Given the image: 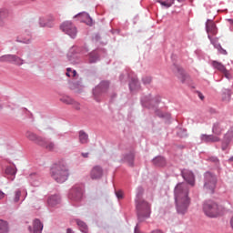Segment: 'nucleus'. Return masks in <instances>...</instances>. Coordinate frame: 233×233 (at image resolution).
I'll return each instance as SVG.
<instances>
[{"mask_svg":"<svg viewBox=\"0 0 233 233\" xmlns=\"http://www.w3.org/2000/svg\"><path fill=\"white\" fill-rule=\"evenodd\" d=\"M29 230L32 231V228L31 227H29Z\"/></svg>","mask_w":233,"mask_h":233,"instance_id":"603ef678","label":"nucleus"},{"mask_svg":"<svg viewBox=\"0 0 233 233\" xmlns=\"http://www.w3.org/2000/svg\"><path fill=\"white\" fill-rule=\"evenodd\" d=\"M61 30L69 35V37H72V39H75V37L77 35V28L70 21L64 22L61 25Z\"/></svg>","mask_w":233,"mask_h":233,"instance_id":"423d86ee","label":"nucleus"},{"mask_svg":"<svg viewBox=\"0 0 233 233\" xmlns=\"http://www.w3.org/2000/svg\"><path fill=\"white\" fill-rule=\"evenodd\" d=\"M39 147H43L46 150H49V152H54V150H56V143L45 137H43V142H40Z\"/></svg>","mask_w":233,"mask_h":233,"instance_id":"2eb2a0df","label":"nucleus"},{"mask_svg":"<svg viewBox=\"0 0 233 233\" xmlns=\"http://www.w3.org/2000/svg\"><path fill=\"white\" fill-rule=\"evenodd\" d=\"M116 196L117 199H123V191L121 190L116 191Z\"/></svg>","mask_w":233,"mask_h":233,"instance_id":"79ce46f5","label":"nucleus"},{"mask_svg":"<svg viewBox=\"0 0 233 233\" xmlns=\"http://www.w3.org/2000/svg\"><path fill=\"white\" fill-rule=\"evenodd\" d=\"M233 138V127H231L224 136L225 141H232Z\"/></svg>","mask_w":233,"mask_h":233,"instance_id":"c85d7f7f","label":"nucleus"},{"mask_svg":"<svg viewBox=\"0 0 233 233\" xmlns=\"http://www.w3.org/2000/svg\"><path fill=\"white\" fill-rule=\"evenodd\" d=\"M25 137L29 139V141H33L36 145H40L43 143V137L37 136V134L32 132V131H27L25 133Z\"/></svg>","mask_w":233,"mask_h":233,"instance_id":"4468645a","label":"nucleus"},{"mask_svg":"<svg viewBox=\"0 0 233 233\" xmlns=\"http://www.w3.org/2000/svg\"><path fill=\"white\" fill-rule=\"evenodd\" d=\"M70 176V170L68 167L65 164L56 165L51 168V177L56 183H65Z\"/></svg>","mask_w":233,"mask_h":233,"instance_id":"20e7f679","label":"nucleus"},{"mask_svg":"<svg viewBox=\"0 0 233 233\" xmlns=\"http://www.w3.org/2000/svg\"><path fill=\"white\" fill-rule=\"evenodd\" d=\"M0 233H8V224L0 219Z\"/></svg>","mask_w":233,"mask_h":233,"instance_id":"a878e982","label":"nucleus"},{"mask_svg":"<svg viewBox=\"0 0 233 233\" xmlns=\"http://www.w3.org/2000/svg\"><path fill=\"white\" fill-rule=\"evenodd\" d=\"M1 63H12V55H5L0 57Z\"/></svg>","mask_w":233,"mask_h":233,"instance_id":"7c9ffc66","label":"nucleus"},{"mask_svg":"<svg viewBox=\"0 0 233 233\" xmlns=\"http://www.w3.org/2000/svg\"><path fill=\"white\" fill-rule=\"evenodd\" d=\"M228 21L229 25H232V26H233V19H228Z\"/></svg>","mask_w":233,"mask_h":233,"instance_id":"09e8293b","label":"nucleus"},{"mask_svg":"<svg viewBox=\"0 0 233 233\" xmlns=\"http://www.w3.org/2000/svg\"><path fill=\"white\" fill-rule=\"evenodd\" d=\"M223 127L221 126V123L216 122L213 124L212 132L215 134V136H221L223 132Z\"/></svg>","mask_w":233,"mask_h":233,"instance_id":"6ab92c4d","label":"nucleus"},{"mask_svg":"<svg viewBox=\"0 0 233 233\" xmlns=\"http://www.w3.org/2000/svg\"><path fill=\"white\" fill-rule=\"evenodd\" d=\"M229 161H233V157H231L229 158Z\"/></svg>","mask_w":233,"mask_h":233,"instance_id":"3c124183","label":"nucleus"},{"mask_svg":"<svg viewBox=\"0 0 233 233\" xmlns=\"http://www.w3.org/2000/svg\"><path fill=\"white\" fill-rule=\"evenodd\" d=\"M229 143H230V141H226L224 138V141L222 143V150H226L228 148Z\"/></svg>","mask_w":233,"mask_h":233,"instance_id":"a19ab883","label":"nucleus"},{"mask_svg":"<svg viewBox=\"0 0 233 233\" xmlns=\"http://www.w3.org/2000/svg\"><path fill=\"white\" fill-rule=\"evenodd\" d=\"M200 139L203 143H218L219 137L214 135H201Z\"/></svg>","mask_w":233,"mask_h":233,"instance_id":"dca6fc26","label":"nucleus"},{"mask_svg":"<svg viewBox=\"0 0 233 233\" xmlns=\"http://www.w3.org/2000/svg\"><path fill=\"white\" fill-rule=\"evenodd\" d=\"M144 192L145 189L143 187H139L137 188L136 205L139 221H145V219L150 218V204L145 200H141Z\"/></svg>","mask_w":233,"mask_h":233,"instance_id":"f03ea898","label":"nucleus"},{"mask_svg":"<svg viewBox=\"0 0 233 233\" xmlns=\"http://www.w3.org/2000/svg\"><path fill=\"white\" fill-rule=\"evenodd\" d=\"M157 3H160V5L166 6V8H170V6L174 5V0H157Z\"/></svg>","mask_w":233,"mask_h":233,"instance_id":"bb28decb","label":"nucleus"},{"mask_svg":"<svg viewBox=\"0 0 233 233\" xmlns=\"http://www.w3.org/2000/svg\"><path fill=\"white\" fill-rule=\"evenodd\" d=\"M182 177L188 183V185H191V187H194L196 178L194 177V173L188 169H184L182 171Z\"/></svg>","mask_w":233,"mask_h":233,"instance_id":"9b49d317","label":"nucleus"},{"mask_svg":"<svg viewBox=\"0 0 233 233\" xmlns=\"http://www.w3.org/2000/svg\"><path fill=\"white\" fill-rule=\"evenodd\" d=\"M21 199V190H16L15 193L14 202L17 203Z\"/></svg>","mask_w":233,"mask_h":233,"instance_id":"e433bc0d","label":"nucleus"},{"mask_svg":"<svg viewBox=\"0 0 233 233\" xmlns=\"http://www.w3.org/2000/svg\"><path fill=\"white\" fill-rule=\"evenodd\" d=\"M130 90H137L139 88V81L137 78H132L131 82L129 83Z\"/></svg>","mask_w":233,"mask_h":233,"instance_id":"b1692460","label":"nucleus"},{"mask_svg":"<svg viewBox=\"0 0 233 233\" xmlns=\"http://www.w3.org/2000/svg\"><path fill=\"white\" fill-rule=\"evenodd\" d=\"M153 164L156 167H165V165H167V161L163 157H157L153 159Z\"/></svg>","mask_w":233,"mask_h":233,"instance_id":"412c9836","label":"nucleus"},{"mask_svg":"<svg viewBox=\"0 0 233 233\" xmlns=\"http://www.w3.org/2000/svg\"><path fill=\"white\" fill-rule=\"evenodd\" d=\"M79 142L82 143V145L88 143V135L85 133V131L79 132Z\"/></svg>","mask_w":233,"mask_h":233,"instance_id":"5701e85b","label":"nucleus"},{"mask_svg":"<svg viewBox=\"0 0 233 233\" xmlns=\"http://www.w3.org/2000/svg\"><path fill=\"white\" fill-rule=\"evenodd\" d=\"M151 233H163V231L161 229H155Z\"/></svg>","mask_w":233,"mask_h":233,"instance_id":"a18cd8bd","label":"nucleus"},{"mask_svg":"<svg viewBox=\"0 0 233 233\" xmlns=\"http://www.w3.org/2000/svg\"><path fill=\"white\" fill-rule=\"evenodd\" d=\"M11 63H14V65H17L18 66H21V65H23V63H25V61L19 56H17L15 55H12Z\"/></svg>","mask_w":233,"mask_h":233,"instance_id":"4be33fe9","label":"nucleus"},{"mask_svg":"<svg viewBox=\"0 0 233 233\" xmlns=\"http://www.w3.org/2000/svg\"><path fill=\"white\" fill-rule=\"evenodd\" d=\"M216 177L210 172L205 174V183L204 188L209 192V194H214V189L216 188Z\"/></svg>","mask_w":233,"mask_h":233,"instance_id":"39448f33","label":"nucleus"},{"mask_svg":"<svg viewBox=\"0 0 233 233\" xmlns=\"http://www.w3.org/2000/svg\"><path fill=\"white\" fill-rule=\"evenodd\" d=\"M90 177L91 179H101L103 177V167H94L90 171Z\"/></svg>","mask_w":233,"mask_h":233,"instance_id":"ddd939ff","label":"nucleus"},{"mask_svg":"<svg viewBox=\"0 0 233 233\" xmlns=\"http://www.w3.org/2000/svg\"><path fill=\"white\" fill-rule=\"evenodd\" d=\"M47 203L49 207H56L61 203V198L58 195H53L49 197Z\"/></svg>","mask_w":233,"mask_h":233,"instance_id":"a211bd4d","label":"nucleus"},{"mask_svg":"<svg viewBox=\"0 0 233 233\" xmlns=\"http://www.w3.org/2000/svg\"><path fill=\"white\" fill-rule=\"evenodd\" d=\"M17 170L14 167H7L5 169V174L7 176H15Z\"/></svg>","mask_w":233,"mask_h":233,"instance_id":"c756f323","label":"nucleus"},{"mask_svg":"<svg viewBox=\"0 0 233 233\" xmlns=\"http://www.w3.org/2000/svg\"><path fill=\"white\" fill-rule=\"evenodd\" d=\"M217 50H218L219 54H222V56H227V50L223 49L219 45L215 46Z\"/></svg>","mask_w":233,"mask_h":233,"instance_id":"58836bf2","label":"nucleus"},{"mask_svg":"<svg viewBox=\"0 0 233 233\" xmlns=\"http://www.w3.org/2000/svg\"><path fill=\"white\" fill-rule=\"evenodd\" d=\"M161 101V99L159 97L157 98H152V96H147L142 98V104L144 106H156V105H157L159 102Z\"/></svg>","mask_w":233,"mask_h":233,"instance_id":"9d476101","label":"nucleus"},{"mask_svg":"<svg viewBox=\"0 0 233 233\" xmlns=\"http://www.w3.org/2000/svg\"><path fill=\"white\" fill-rule=\"evenodd\" d=\"M109 84L106 81L101 82L95 89L93 90L94 96H100V94H105L108 90Z\"/></svg>","mask_w":233,"mask_h":233,"instance_id":"f8f14e48","label":"nucleus"},{"mask_svg":"<svg viewBox=\"0 0 233 233\" xmlns=\"http://www.w3.org/2000/svg\"><path fill=\"white\" fill-rule=\"evenodd\" d=\"M203 210L208 218H219L226 212L225 208L214 200H207L203 205Z\"/></svg>","mask_w":233,"mask_h":233,"instance_id":"7ed1b4c3","label":"nucleus"},{"mask_svg":"<svg viewBox=\"0 0 233 233\" xmlns=\"http://www.w3.org/2000/svg\"><path fill=\"white\" fill-rule=\"evenodd\" d=\"M175 203L177 207V211L178 214H187L188 212V207L192 203L190 198L188 185L186 183H179L175 187Z\"/></svg>","mask_w":233,"mask_h":233,"instance_id":"f257e3e1","label":"nucleus"},{"mask_svg":"<svg viewBox=\"0 0 233 233\" xmlns=\"http://www.w3.org/2000/svg\"><path fill=\"white\" fill-rule=\"evenodd\" d=\"M68 198L73 201H81L83 198V188L78 187H73L69 192Z\"/></svg>","mask_w":233,"mask_h":233,"instance_id":"6e6552de","label":"nucleus"},{"mask_svg":"<svg viewBox=\"0 0 233 233\" xmlns=\"http://www.w3.org/2000/svg\"><path fill=\"white\" fill-rule=\"evenodd\" d=\"M212 66L216 69L218 70V72H221L225 76L227 79H230L232 76H230V73L227 70V67L224 66L223 64L218 61H212Z\"/></svg>","mask_w":233,"mask_h":233,"instance_id":"1a4fd4ad","label":"nucleus"},{"mask_svg":"<svg viewBox=\"0 0 233 233\" xmlns=\"http://www.w3.org/2000/svg\"><path fill=\"white\" fill-rule=\"evenodd\" d=\"M157 116H158V117H165V115L161 111H157Z\"/></svg>","mask_w":233,"mask_h":233,"instance_id":"c03bdc74","label":"nucleus"},{"mask_svg":"<svg viewBox=\"0 0 233 233\" xmlns=\"http://www.w3.org/2000/svg\"><path fill=\"white\" fill-rule=\"evenodd\" d=\"M144 85H150L152 83V77L145 76L142 78Z\"/></svg>","mask_w":233,"mask_h":233,"instance_id":"4c0bfd02","label":"nucleus"},{"mask_svg":"<svg viewBox=\"0 0 233 233\" xmlns=\"http://www.w3.org/2000/svg\"><path fill=\"white\" fill-rule=\"evenodd\" d=\"M66 75L67 76V77H76V76H77V72H76V70L72 71L71 68H67Z\"/></svg>","mask_w":233,"mask_h":233,"instance_id":"f704fd0d","label":"nucleus"},{"mask_svg":"<svg viewBox=\"0 0 233 233\" xmlns=\"http://www.w3.org/2000/svg\"><path fill=\"white\" fill-rule=\"evenodd\" d=\"M124 159L128 163L129 167H134V153H129Z\"/></svg>","mask_w":233,"mask_h":233,"instance_id":"393cba45","label":"nucleus"},{"mask_svg":"<svg viewBox=\"0 0 233 233\" xmlns=\"http://www.w3.org/2000/svg\"><path fill=\"white\" fill-rule=\"evenodd\" d=\"M71 105H73V106H74V108H76V110H79L81 108V106L79 105V103L76 102L75 100H74L73 104H71Z\"/></svg>","mask_w":233,"mask_h":233,"instance_id":"37998d69","label":"nucleus"},{"mask_svg":"<svg viewBox=\"0 0 233 233\" xmlns=\"http://www.w3.org/2000/svg\"><path fill=\"white\" fill-rule=\"evenodd\" d=\"M178 2H181V1H183V0H177ZM173 3H174V0H173Z\"/></svg>","mask_w":233,"mask_h":233,"instance_id":"864d4df0","label":"nucleus"},{"mask_svg":"<svg viewBox=\"0 0 233 233\" xmlns=\"http://www.w3.org/2000/svg\"><path fill=\"white\" fill-rule=\"evenodd\" d=\"M224 101H230V91H227L225 93V96H223Z\"/></svg>","mask_w":233,"mask_h":233,"instance_id":"ea45409f","label":"nucleus"},{"mask_svg":"<svg viewBox=\"0 0 233 233\" xmlns=\"http://www.w3.org/2000/svg\"><path fill=\"white\" fill-rule=\"evenodd\" d=\"M5 198V193L3 191H0V199H3Z\"/></svg>","mask_w":233,"mask_h":233,"instance_id":"49530a36","label":"nucleus"},{"mask_svg":"<svg viewBox=\"0 0 233 233\" xmlns=\"http://www.w3.org/2000/svg\"><path fill=\"white\" fill-rule=\"evenodd\" d=\"M199 97H200V99H203V96L202 95H199Z\"/></svg>","mask_w":233,"mask_h":233,"instance_id":"8fccbe9b","label":"nucleus"},{"mask_svg":"<svg viewBox=\"0 0 233 233\" xmlns=\"http://www.w3.org/2000/svg\"><path fill=\"white\" fill-rule=\"evenodd\" d=\"M43 230V223H41V220L39 219H35L33 222V232L34 233H38Z\"/></svg>","mask_w":233,"mask_h":233,"instance_id":"aec40b11","label":"nucleus"},{"mask_svg":"<svg viewBox=\"0 0 233 233\" xmlns=\"http://www.w3.org/2000/svg\"><path fill=\"white\" fill-rule=\"evenodd\" d=\"M173 70H174L177 77H178V79H180V81L182 83L185 82L187 75H185V71L183 70V68H181L177 66H175Z\"/></svg>","mask_w":233,"mask_h":233,"instance_id":"f3484780","label":"nucleus"},{"mask_svg":"<svg viewBox=\"0 0 233 233\" xmlns=\"http://www.w3.org/2000/svg\"><path fill=\"white\" fill-rule=\"evenodd\" d=\"M81 232H84V233H87L88 232V228L86 226V224L81 220H77L76 221Z\"/></svg>","mask_w":233,"mask_h":233,"instance_id":"cd10ccee","label":"nucleus"},{"mask_svg":"<svg viewBox=\"0 0 233 233\" xmlns=\"http://www.w3.org/2000/svg\"><path fill=\"white\" fill-rule=\"evenodd\" d=\"M80 15H82L83 17L87 19V24L88 25H92V18H90V15H88V14H86V13H80V14L75 15V17H80Z\"/></svg>","mask_w":233,"mask_h":233,"instance_id":"473e14b6","label":"nucleus"},{"mask_svg":"<svg viewBox=\"0 0 233 233\" xmlns=\"http://www.w3.org/2000/svg\"><path fill=\"white\" fill-rule=\"evenodd\" d=\"M60 101H62V103H65L66 105L74 104V99H72L70 96H63L62 98H60Z\"/></svg>","mask_w":233,"mask_h":233,"instance_id":"2f4dec72","label":"nucleus"},{"mask_svg":"<svg viewBox=\"0 0 233 233\" xmlns=\"http://www.w3.org/2000/svg\"><path fill=\"white\" fill-rule=\"evenodd\" d=\"M82 156H83L84 157H88V153H82Z\"/></svg>","mask_w":233,"mask_h":233,"instance_id":"de8ad7c7","label":"nucleus"},{"mask_svg":"<svg viewBox=\"0 0 233 233\" xmlns=\"http://www.w3.org/2000/svg\"><path fill=\"white\" fill-rule=\"evenodd\" d=\"M98 56H97V54H96V53H91L90 55H89V61H90V63H96V61H97V59H98Z\"/></svg>","mask_w":233,"mask_h":233,"instance_id":"c9c22d12","label":"nucleus"},{"mask_svg":"<svg viewBox=\"0 0 233 233\" xmlns=\"http://www.w3.org/2000/svg\"><path fill=\"white\" fill-rule=\"evenodd\" d=\"M6 17V12L3 9H0V26H3L5 23L3 22V19Z\"/></svg>","mask_w":233,"mask_h":233,"instance_id":"72a5a7b5","label":"nucleus"},{"mask_svg":"<svg viewBox=\"0 0 233 233\" xmlns=\"http://www.w3.org/2000/svg\"><path fill=\"white\" fill-rule=\"evenodd\" d=\"M206 30L208 39L211 41L212 45H214L212 35H218V27L216 26V24H214V22H212L211 20H208L206 24Z\"/></svg>","mask_w":233,"mask_h":233,"instance_id":"0eeeda50","label":"nucleus"}]
</instances>
